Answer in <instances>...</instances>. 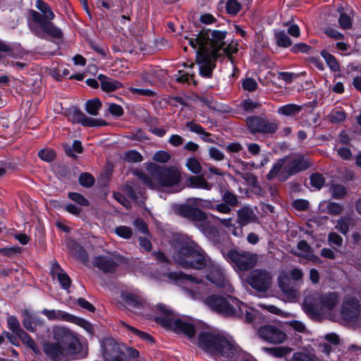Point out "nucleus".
Segmentation results:
<instances>
[{
	"label": "nucleus",
	"instance_id": "nucleus-1",
	"mask_svg": "<svg viewBox=\"0 0 361 361\" xmlns=\"http://www.w3.org/2000/svg\"><path fill=\"white\" fill-rule=\"evenodd\" d=\"M52 338L54 342L48 341L42 345L43 353L52 361L82 359L88 354L87 344L78 334L65 326H54Z\"/></svg>",
	"mask_w": 361,
	"mask_h": 361
},
{
	"label": "nucleus",
	"instance_id": "nucleus-2",
	"mask_svg": "<svg viewBox=\"0 0 361 361\" xmlns=\"http://www.w3.org/2000/svg\"><path fill=\"white\" fill-rule=\"evenodd\" d=\"M149 171V175L142 171L135 173L139 180L149 189L166 188L171 192H178L182 190L183 187L180 185L182 176L177 168L154 165Z\"/></svg>",
	"mask_w": 361,
	"mask_h": 361
},
{
	"label": "nucleus",
	"instance_id": "nucleus-3",
	"mask_svg": "<svg viewBox=\"0 0 361 361\" xmlns=\"http://www.w3.org/2000/svg\"><path fill=\"white\" fill-rule=\"evenodd\" d=\"M204 304L222 315L244 319L249 323L255 317V311L252 308L234 297L212 295L204 300Z\"/></svg>",
	"mask_w": 361,
	"mask_h": 361
},
{
	"label": "nucleus",
	"instance_id": "nucleus-4",
	"mask_svg": "<svg viewBox=\"0 0 361 361\" xmlns=\"http://www.w3.org/2000/svg\"><path fill=\"white\" fill-rule=\"evenodd\" d=\"M227 32L221 30H202L198 34L192 35L191 37H186L189 44L197 53L203 51L216 59L221 56V49L225 45Z\"/></svg>",
	"mask_w": 361,
	"mask_h": 361
},
{
	"label": "nucleus",
	"instance_id": "nucleus-5",
	"mask_svg": "<svg viewBox=\"0 0 361 361\" xmlns=\"http://www.w3.org/2000/svg\"><path fill=\"white\" fill-rule=\"evenodd\" d=\"M198 346L216 356L231 357L237 352L235 343L219 334L202 332L198 336Z\"/></svg>",
	"mask_w": 361,
	"mask_h": 361
},
{
	"label": "nucleus",
	"instance_id": "nucleus-6",
	"mask_svg": "<svg viewBox=\"0 0 361 361\" xmlns=\"http://www.w3.org/2000/svg\"><path fill=\"white\" fill-rule=\"evenodd\" d=\"M173 257L184 269H202L207 265L204 252L194 242L181 244Z\"/></svg>",
	"mask_w": 361,
	"mask_h": 361
},
{
	"label": "nucleus",
	"instance_id": "nucleus-7",
	"mask_svg": "<svg viewBox=\"0 0 361 361\" xmlns=\"http://www.w3.org/2000/svg\"><path fill=\"white\" fill-rule=\"evenodd\" d=\"M157 309L161 313L156 317V322L162 326L172 329L176 333H183L189 338H192L195 334V325L188 322L185 318L178 317L167 305L158 304Z\"/></svg>",
	"mask_w": 361,
	"mask_h": 361
},
{
	"label": "nucleus",
	"instance_id": "nucleus-8",
	"mask_svg": "<svg viewBox=\"0 0 361 361\" xmlns=\"http://www.w3.org/2000/svg\"><path fill=\"white\" fill-rule=\"evenodd\" d=\"M340 300L338 293L329 292L320 294L315 292L305 298L302 305L307 313L317 314L324 309H334L339 303Z\"/></svg>",
	"mask_w": 361,
	"mask_h": 361
},
{
	"label": "nucleus",
	"instance_id": "nucleus-9",
	"mask_svg": "<svg viewBox=\"0 0 361 361\" xmlns=\"http://www.w3.org/2000/svg\"><path fill=\"white\" fill-rule=\"evenodd\" d=\"M177 213L192 221L194 224L204 234H212L216 228L211 226L207 215L201 209L188 204H182L177 207Z\"/></svg>",
	"mask_w": 361,
	"mask_h": 361
},
{
	"label": "nucleus",
	"instance_id": "nucleus-10",
	"mask_svg": "<svg viewBox=\"0 0 361 361\" xmlns=\"http://www.w3.org/2000/svg\"><path fill=\"white\" fill-rule=\"evenodd\" d=\"M178 276L183 280L181 281L183 290L192 299H202L210 290V284L207 281L182 272L179 273Z\"/></svg>",
	"mask_w": 361,
	"mask_h": 361
},
{
	"label": "nucleus",
	"instance_id": "nucleus-11",
	"mask_svg": "<svg viewBox=\"0 0 361 361\" xmlns=\"http://www.w3.org/2000/svg\"><path fill=\"white\" fill-rule=\"evenodd\" d=\"M283 160L285 166L279 175L281 180H285L290 176L304 171L310 166L307 159L299 154L289 155Z\"/></svg>",
	"mask_w": 361,
	"mask_h": 361
},
{
	"label": "nucleus",
	"instance_id": "nucleus-12",
	"mask_svg": "<svg viewBox=\"0 0 361 361\" xmlns=\"http://www.w3.org/2000/svg\"><path fill=\"white\" fill-rule=\"evenodd\" d=\"M272 275L271 272L264 269H255L247 276V283L258 292H266L271 286Z\"/></svg>",
	"mask_w": 361,
	"mask_h": 361
},
{
	"label": "nucleus",
	"instance_id": "nucleus-13",
	"mask_svg": "<svg viewBox=\"0 0 361 361\" xmlns=\"http://www.w3.org/2000/svg\"><path fill=\"white\" fill-rule=\"evenodd\" d=\"M100 346L105 361H126V355L123 348L113 338H103L100 341Z\"/></svg>",
	"mask_w": 361,
	"mask_h": 361
},
{
	"label": "nucleus",
	"instance_id": "nucleus-14",
	"mask_svg": "<svg viewBox=\"0 0 361 361\" xmlns=\"http://www.w3.org/2000/svg\"><path fill=\"white\" fill-rule=\"evenodd\" d=\"M227 257L239 269L245 271L254 267L257 262L258 256L255 253L246 251L231 250L228 252Z\"/></svg>",
	"mask_w": 361,
	"mask_h": 361
},
{
	"label": "nucleus",
	"instance_id": "nucleus-15",
	"mask_svg": "<svg viewBox=\"0 0 361 361\" xmlns=\"http://www.w3.org/2000/svg\"><path fill=\"white\" fill-rule=\"evenodd\" d=\"M278 286L284 298L288 302H295L300 296L299 288L295 283H293L288 273L282 272L277 279Z\"/></svg>",
	"mask_w": 361,
	"mask_h": 361
},
{
	"label": "nucleus",
	"instance_id": "nucleus-16",
	"mask_svg": "<svg viewBox=\"0 0 361 361\" xmlns=\"http://www.w3.org/2000/svg\"><path fill=\"white\" fill-rule=\"evenodd\" d=\"M259 337L269 343L280 344L283 343L287 336L279 326L274 325H265L258 329Z\"/></svg>",
	"mask_w": 361,
	"mask_h": 361
},
{
	"label": "nucleus",
	"instance_id": "nucleus-17",
	"mask_svg": "<svg viewBox=\"0 0 361 361\" xmlns=\"http://www.w3.org/2000/svg\"><path fill=\"white\" fill-rule=\"evenodd\" d=\"M207 279L217 287L223 288L226 292L233 291V288L226 278L224 271L219 265H211L209 273L207 274Z\"/></svg>",
	"mask_w": 361,
	"mask_h": 361
},
{
	"label": "nucleus",
	"instance_id": "nucleus-18",
	"mask_svg": "<svg viewBox=\"0 0 361 361\" xmlns=\"http://www.w3.org/2000/svg\"><path fill=\"white\" fill-rule=\"evenodd\" d=\"M121 297L126 306L136 312H140L147 306L145 298L140 292L123 290Z\"/></svg>",
	"mask_w": 361,
	"mask_h": 361
},
{
	"label": "nucleus",
	"instance_id": "nucleus-19",
	"mask_svg": "<svg viewBox=\"0 0 361 361\" xmlns=\"http://www.w3.org/2000/svg\"><path fill=\"white\" fill-rule=\"evenodd\" d=\"M68 119L74 123H78L84 126L95 127L105 126L106 123L103 120L94 119L87 117L82 111L72 109L68 112Z\"/></svg>",
	"mask_w": 361,
	"mask_h": 361
},
{
	"label": "nucleus",
	"instance_id": "nucleus-20",
	"mask_svg": "<svg viewBox=\"0 0 361 361\" xmlns=\"http://www.w3.org/2000/svg\"><path fill=\"white\" fill-rule=\"evenodd\" d=\"M195 52L197 61L200 65V75L202 77L210 78L215 67L214 63L210 59L212 56L203 51L197 53V50H195Z\"/></svg>",
	"mask_w": 361,
	"mask_h": 361
},
{
	"label": "nucleus",
	"instance_id": "nucleus-21",
	"mask_svg": "<svg viewBox=\"0 0 361 361\" xmlns=\"http://www.w3.org/2000/svg\"><path fill=\"white\" fill-rule=\"evenodd\" d=\"M360 312V302L355 298H348L343 302L341 314L347 319H354Z\"/></svg>",
	"mask_w": 361,
	"mask_h": 361
},
{
	"label": "nucleus",
	"instance_id": "nucleus-22",
	"mask_svg": "<svg viewBox=\"0 0 361 361\" xmlns=\"http://www.w3.org/2000/svg\"><path fill=\"white\" fill-rule=\"evenodd\" d=\"M50 274L54 279H57L61 287L67 290L71 287V280L56 261L51 262Z\"/></svg>",
	"mask_w": 361,
	"mask_h": 361
},
{
	"label": "nucleus",
	"instance_id": "nucleus-23",
	"mask_svg": "<svg viewBox=\"0 0 361 361\" xmlns=\"http://www.w3.org/2000/svg\"><path fill=\"white\" fill-rule=\"evenodd\" d=\"M286 361H319L315 350L312 348H303L294 352L293 355L286 358Z\"/></svg>",
	"mask_w": 361,
	"mask_h": 361
},
{
	"label": "nucleus",
	"instance_id": "nucleus-24",
	"mask_svg": "<svg viewBox=\"0 0 361 361\" xmlns=\"http://www.w3.org/2000/svg\"><path fill=\"white\" fill-rule=\"evenodd\" d=\"M49 321H75V316L60 310L43 309L41 312Z\"/></svg>",
	"mask_w": 361,
	"mask_h": 361
},
{
	"label": "nucleus",
	"instance_id": "nucleus-25",
	"mask_svg": "<svg viewBox=\"0 0 361 361\" xmlns=\"http://www.w3.org/2000/svg\"><path fill=\"white\" fill-rule=\"evenodd\" d=\"M238 222L240 226L256 221L257 216L254 209L249 206H244L237 211Z\"/></svg>",
	"mask_w": 361,
	"mask_h": 361
},
{
	"label": "nucleus",
	"instance_id": "nucleus-26",
	"mask_svg": "<svg viewBox=\"0 0 361 361\" xmlns=\"http://www.w3.org/2000/svg\"><path fill=\"white\" fill-rule=\"evenodd\" d=\"M143 82L149 85H154L161 80L163 71L157 68H148L144 70L140 74Z\"/></svg>",
	"mask_w": 361,
	"mask_h": 361
},
{
	"label": "nucleus",
	"instance_id": "nucleus-27",
	"mask_svg": "<svg viewBox=\"0 0 361 361\" xmlns=\"http://www.w3.org/2000/svg\"><path fill=\"white\" fill-rule=\"evenodd\" d=\"M97 80L100 82L102 90L106 92L115 91L123 87V85L121 82L102 74H99L97 76Z\"/></svg>",
	"mask_w": 361,
	"mask_h": 361
},
{
	"label": "nucleus",
	"instance_id": "nucleus-28",
	"mask_svg": "<svg viewBox=\"0 0 361 361\" xmlns=\"http://www.w3.org/2000/svg\"><path fill=\"white\" fill-rule=\"evenodd\" d=\"M94 264L104 272H113L116 267L114 260L107 256L96 257L94 259Z\"/></svg>",
	"mask_w": 361,
	"mask_h": 361
},
{
	"label": "nucleus",
	"instance_id": "nucleus-29",
	"mask_svg": "<svg viewBox=\"0 0 361 361\" xmlns=\"http://www.w3.org/2000/svg\"><path fill=\"white\" fill-rule=\"evenodd\" d=\"M71 254L75 258L82 262H86L88 259V255L85 249L75 241H71L68 244Z\"/></svg>",
	"mask_w": 361,
	"mask_h": 361
},
{
	"label": "nucleus",
	"instance_id": "nucleus-30",
	"mask_svg": "<svg viewBox=\"0 0 361 361\" xmlns=\"http://www.w3.org/2000/svg\"><path fill=\"white\" fill-rule=\"evenodd\" d=\"M188 186L193 188H200L207 190L212 189V185L207 182L202 176H190L188 178Z\"/></svg>",
	"mask_w": 361,
	"mask_h": 361
},
{
	"label": "nucleus",
	"instance_id": "nucleus-31",
	"mask_svg": "<svg viewBox=\"0 0 361 361\" xmlns=\"http://www.w3.org/2000/svg\"><path fill=\"white\" fill-rule=\"evenodd\" d=\"M264 118L260 116H250L246 119V123L249 130L252 133H260Z\"/></svg>",
	"mask_w": 361,
	"mask_h": 361
},
{
	"label": "nucleus",
	"instance_id": "nucleus-32",
	"mask_svg": "<svg viewBox=\"0 0 361 361\" xmlns=\"http://www.w3.org/2000/svg\"><path fill=\"white\" fill-rule=\"evenodd\" d=\"M279 126V122L276 120L264 118L260 133L264 135H272L277 131Z\"/></svg>",
	"mask_w": 361,
	"mask_h": 361
},
{
	"label": "nucleus",
	"instance_id": "nucleus-33",
	"mask_svg": "<svg viewBox=\"0 0 361 361\" xmlns=\"http://www.w3.org/2000/svg\"><path fill=\"white\" fill-rule=\"evenodd\" d=\"M274 38L278 47L288 48L292 45V41L283 30H275Z\"/></svg>",
	"mask_w": 361,
	"mask_h": 361
},
{
	"label": "nucleus",
	"instance_id": "nucleus-34",
	"mask_svg": "<svg viewBox=\"0 0 361 361\" xmlns=\"http://www.w3.org/2000/svg\"><path fill=\"white\" fill-rule=\"evenodd\" d=\"M264 350L269 355L275 357H287L288 355L292 351V348L289 347H274V348H264Z\"/></svg>",
	"mask_w": 361,
	"mask_h": 361
},
{
	"label": "nucleus",
	"instance_id": "nucleus-35",
	"mask_svg": "<svg viewBox=\"0 0 361 361\" xmlns=\"http://www.w3.org/2000/svg\"><path fill=\"white\" fill-rule=\"evenodd\" d=\"M42 30L54 39H61L63 38L62 30L49 21L44 25Z\"/></svg>",
	"mask_w": 361,
	"mask_h": 361
},
{
	"label": "nucleus",
	"instance_id": "nucleus-36",
	"mask_svg": "<svg viewBox=\"0 0 361 361\" xmlns=\"http://www.w3.org/2000/svg\"><path fill=\"white\" fill-rule=\"evenodd\" d=\"M222 4H225V8L231 16L237 15L242 8V5L238 0H223Z\"/></svg>",
	"mask_w": 361,
	"mask_h": 361
},
{
	"label": "nucleus",
	"instance_id": "nucleus-37",
	"mask_svg": "<svg viewBox=\"0 0 361 361\" xmlns=\"http://www.w3.org/2000/svg\"><path fill=\"white\" fill-rule=\"evenodd\" d=\"M63 147L66 152V154L68 157H76L75 153L80 154L82 152L83 148L82 146V143L79 140H74L72 145L68 144H64Z\"/></svg>",
	"mask_w": 361,
	"mask_h": 361
},
{
	"label": "nucleus",
	"instance_id": "nucleus-38",
	"mask_svg": "<svg viewBox=\"0 0 361 361\" xmlns=\"http://www.w3.org/2000/svg\"><path fill=\"white\" fill-rule=\"evenodd\" d=\"M338 11L340 13V16L338 18V23L340 27L343 30H348L351 28L353 23L350 16L343 12V8L342 6L338 8Z\"/></svg>",
	"mask_w": 361,
	"mask_h": 361
},
{
	"label": "nucleus",
	"instance_id": "nucleus-39",
	"mask_svg": "<svg viewBox=\"0 0 361 361\" xmlns=\"http://www.w3.org/2000/svg\"><path fill=\"white\" fill-rule=\"evenodd\" d=\"M301 111V107L293 104H288L281 106L278 113L284 116H293Z\"/></svg>",
	"mask_w": 361,
	"mask_h": 361
},
{
	"label": "nucleus",
	"instance_id": "nucleus-40",
	"mask_svg": "<svg viewBox=\"0 0 361 361\" xmlns=\"http://www.w3.org/2000/svg\"><path fill=\"white\" fill-rule=\"evenodd\" d=\"M23 319L22 321L23 326L31 332L35 331V326L33 323L34 314L28 310L23 311Z\"/></svg>",
	"mask_w": 361,
	"mask_h": 361
},
{
	"label": "nucleus",
	"instance_id": "nucleus-41",
	"mask_svg": "<svg viewBox=\"0 0 361 361\" xmlns=\"http://www.w3.org/2000/svg\"><path fill=\"white\" fill-rule=\"evenodd\" d=\"M101 106L102 103L97 98L88 100L85 103V110L88 114L92 116H96L98 114L99 109L101 108Z\"/></svg>",
	"mask_w": 361,
	"mask_h": 361
},
{
	"label": "nucleus",
	"instance_id": "nucleus-42",
	"mask_svg": "<svg viewBox=\"0 0 361 361\" xmlns=\"http://www.w3.org/2000/svg\"><path fill=\"white\" fill-rule=\"evenodd\" d=\"M37 8L43 13L44 17L49 20H53L55 15L49 6L45 2L38 0L36 3Z\"/></svg>",
	"mask_w": 361,
	"mask_h": 361
},
{
	"label": "nucleus",
	"instance_id": "nucleus-43",
	"mask_svg": "<svg viewBox=\"0 0 361 361\" xmlns=\"http://www.w3.org/2000/svg\"><path fill=\"white\" fill-rule=\"evenodd\" d=\"M121 325L123 327H125L126 329H128L130 332H131L132 334H133L136 335L137 336L141 338L142 339L145 340V341H149L151 343L154 342L153 338L149 334H148L147 333L141 331L137 329L136 328H135V327H133L132 326L128 325V324H126L124 322H121Z\"/></svg>",
	"mask_w": 361,
	"mask_h": 361
},
{
	"label": "nucleus",
	"instance_id": "nucleus-44",
	"mask_svg": "<svg viewBox=\"0 0 361 361\" xmlns=\"http://www.w3.org/2000/svg\"><path fill=\"white\" fill-rule=\"evenodd\" d=\"M221 198L223 202H226L231 207H235L238 206L239 202L238 196L229 190H226L222 193Z\"/></svg>",
	"mask_w": 361,
	"mask_h": 361
},
{
	"label": "nucleus",
	"instance_id": "nucleus-45",
	"mask_svg": "<svg viewBox=\"0 0 361 361\" xmlns=\"http://www.w3.org/2000/svg\"><path fill=\"white\" fill-rule=\"evenodd\" d=\"M68 196L70 200L81 207H88L90 205L89 200L80 193L71 192L68 193Z\"/></svg>",
	"mask_w": 361,
	"mask_h": 361
},
{
	"label": "nucleus",
	"instance_id": "nucleus-46",
	"mask_svg": "<svg viewBox=\"0 0 361 361\" xmlns=\"http://www.w3.org/2000/svg\"><path fill=\"white\" fill-rule=\"evenodd\" d=\"M124 161L130 163H138L142 161V156L135 150H129L123 154Z\"/></svg>",
	"mask_w": 361,
	"mask_h": 361
},
{
	"label": "nucleus",
	"instance_id": "nucleus-47",
	"mask_svg": "<svg viewBox=\"0 0 361 361\" xmlns=\"http://www.w3.org/2000/svg\"><path fill=\"white\" fill-rule=\"evenodd\" d=\"M321 55L324 59L331 70L334 71H338L339 70V65L336 58L332 54L326 51H322L321 52Z\"/></svg>",
	"mask_w": 361,
	"mask_h": 361
},
{
	"label": "nucleus",
	"instance_id": "nucleus-48",
	"mask_svg": "<svg viewBox=\"0 0 361 361\" xmlns=\"http://www.w3.org/2000/svg\"><path fill=\"white\" fill-rule=\"evenodd\" d=\"M330 192L333 197L341 199L345 195L346 189L341 184H334L330 188Z\"/></svg>",
	"mask_w": 361,
	"mask_h": 361
},
{
	"label": "nucleus",
	"instance_id": "nucleus-49",
	"mask_svg": "<svg viewBox=\"0 0 361 361\" xmlns=\"http://www.w3.org/2000/svg\"><path fill=\"white\" fill-rule=\"evenodd\" d=\"M284 166H285V163H284L283 159L278 160V161L274 164V166L271 169L270 171L267 174V179L272 180V179L275 178L277 176V175L279 173V172L281 171H282V170H283L282 168Z\"/></svg>",
	"mask_w": 361,
	"mask_h": 361
},
{
	"label": "nucleus",
	"instance_id": "nucleus-50",
	"mask_svg": "<svg viewBox=\"0 0 361 361\" xmlns=\"http://www.w3.org/2000/svg\"><path fill=\"white\" fill-rule=\"evenodd\" d=\"M115 233L120 238L129 239L132 237L133 230L126 226H119L115 228Z\"/></svg>",
	"mask_w": 361,
	"mask_h": 361
},
{
	"label": "nucleus",
	"instance_id": "nucleus-51",
	"mask_svg": "<svg viewBox=\"0 0 361 361\" xmlns=\"http://www.w3.org/2000/svg\"><path fill=\"white\" fill-rule=\"evenodd\" d=\"M79 183L85 188H90L94 183V178L89 173H82L79 176Z\"/></svg>",
	"mask_w": 361,
	"mask_h": 361
},
{
	"label": "nucleus",
	"instance_id": "nucleus-52",
	"mask_svg": "<svg viewBox=\"0 0 361 361\" xmlns=\"http://www.w3.org/2000/svg\"><path fill=\"white\" fill-rule=\"evenodd\" d=\"M325 179L322 175L319 173H313L310 176L311 186L315 189H320L324 185Z\"/></svg>",
	"mask_w": 361,
	"mask_h": 361
},
{
	"label": "nucleus",
	"instance_id": "nucleus-53",
	"mask_svg": "<svg viewBox=\"0 0 361 361\" xmlns=\"http://www.w3.org/2000/svg\"><path fill=\"white\" fill-rule=\"evenodd\" d=\"M16 335L29 348L32 350L35 349L36 343L35 341L23 329Z\"/></svg>",
	"mask_w": 361,
	"mask_h": 361
},
{
	"label": "nucleus",
	"instance_id": "nucleus-54",
	"mask_svg": "<svg viewBox=\"0 0 361 361\" xmlns=\"http://www.w3.org/2000/svg\"><path fill=\"white\" fill-rule=\"evenodd\" d=\"M297 247L299 250L302 252V253L300 254V255L302 256L303 257L310 259L312 257L311 247L305 240H300L298 242Z\"/></svg>",
	"mask_w": 361,
	"mask_h": 361
},
{
	"label": "nucleus",
	"instance_id": "nucleus-55",
	"mask_svg": "<svg viewBox=\"0 0 361 361\" xmlns=\"http://www.w3.org/2000/svg\"><path fill=\"white\" fill-rule=\"evenodd\" d=\"M7 324L8 329L15 334L23 330L20 329L19 321L15 316H9L7 319Z\"/></svg>",
	"mask_w": 361,
	"mask_h": 361
},
{
	"label": "nucleus",
	"instance_id": "nucleus-56",
	"mask_svg": "<svg viewBox=\"0 0 361 361\" xmlns=\"http://www.w3.org/2000/svg\"><path fill=\"white\" fill-rule=\"evenodd\" d=\"M38 156L41 159L49 162L54 159L56 153L51 149H43L39 151Z\"/></svg>",
	"mask_w": 361,
	"mask_h": 361
},
{
	"label": "nucleus",
	"instance_id": "nucleus-57",
	"mask_svg": "<svg viewBox=\"0 0 361 361\" xmlns=\"http://www.w3.org/2000/svg\"><path fill=\"white\" fill-rule=\"evenodd\" d=\"M186 166L188 167V170L196 174L199 173L202 170L200 162L197 159L194 157L188 159L186 161Z\"/></svg>",
	"mask_w": 361,
	"mask_h": 361
},
{
	"label": "nucleus",
	"instance_id": "nucleus-58",
	"mask_svg": "<svg viewBox=\"0 0 361 361\" xmlns=\"http://www.w3.org/2000/svg\"><path fill=\"white\" fill-rule=\"evenodd\" d=\"M176 80L178 82H179L190 83V82H192V83L194 85L197 84L196 81L194 80V75L193 74H190V73H185L183 71H178V75H177V78H176Z\"/></svg>",
	"mask_w": 361,
	"mask_h": 361
},
{
	"label": "nucleus",
	"instance_id": "nucleus-59",
	"mask_svg": "<svg viewBox=\"0 0 361 361\" xmlns=\"http://www.w3.org/2000/svg\"><path fill=\"white\" fill-rule=\"evenodd\" d=\"M335 228L340 231L342 234L345 235L349 230V220L343 217L338 220Z\"/></svg>",
	"mask_w": 361,
	"mask_h": 361
},
{
	"label": "nucleus",
	"instance_id": "nucleus-60",
	"mask_svg": "<svg viewBox=\"0 0 361 361\" xmlns=\"http://www.w3.org/2000/svg\"><path fill=\"white\" fill-rule=\"evenodd\" d=\"M326 212L331 215H339L343 211V207L336 202H330L326 206Z\"/></svg>",
	"mask_w": 361,
	"mask_h": 361
},
{
	"label": "nucleus",
	"instance_id": "nucleus-61",
	"mask_svg": "<svg viewBox=\"0 0 361 361\" xmlns=\"http://www.w3.org/2000/svg\"><path fill=\"white\" fill-rule=\"evenodd\" d=\"M329 117L331 122L338 123L345 120V114L343 110L334 109L331 111Z\"/></svg>",
	"mask_w": 361,
	"mask_h": 361
},
{
	"label": "nucleus",
	"instance_id": "nucleus-62",
	"mask_svg": "<svg viewBox=\"0 0 361 361\" xmlns=\"http://www.w3.org/2000/svg\"><path fill=\"white\" fill-rule=\"evenodd\" d=\"M30 16L32 17V20L37 23L41 29L44 27L45 24H47L49 21L44 17L43 15L39 13V12L36 11H30Z\"/></svg>",
	"mask_w": 361,
	"mask_h": 361
},
{
	"label": "nucleus",
	"instance_id": "nucleus-63",
	"mask_svg": "<svg viewBox=\"0 0 361 361\" xmlns=\"http://www.w3.org/2000/svg\"><path fill=\"white\" fill-rule=\"evenodd\" d=\"M310 49V46L304 42H300L291 47L290 51L293 54L308 53Z\"/></svg>",
	"mask_w": 361,
	"mask_h": 361
},
{
	"label": "nucleus",
	"instance_id": "nucleus-64",
	"mask_svg": "<svg viewBox=\"0 0 361 361\" xmlns=\"http://www.w3.org/2000/svg\"><path fill=\"white\" fill-rule=\"evenodd\" d=\"M152 159L155 161L165 163L171 159V155L166 151L159 150L153 155Z\"/></svg>",
	"mask_w": 361,
	"mask_h": 361
}]
</instances>
